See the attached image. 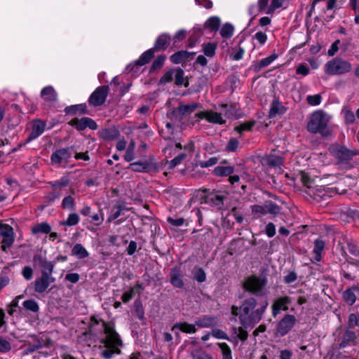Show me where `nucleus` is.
<instances>
[{"label":"nucleus","instance_id":"nucleus-49","mask_svg":"<svg viewBox=\"0 0 359 359\" xmlns=\"http://www.w3.org/2000/svg\"><path fill=\"white\" fill-rule=\"evenodd\" d=\"M211 336L218 339H226L229 340L228 335L222 330L214 329L211 331Z\"/></svg>","mask_w":359,"mask_h":359},{"label":"nucleus","instance_id":"nucleus-55","mask_svg":"<svg viewBox=\"0 0 359 359\" xmlns=\"http://www.w3.org/2000/svg\"><path fill=\"white\" fill-rule=\"evenodd\" d=\"M177 149H182L184 148L187 154H191L194 150V143L192 141H190L188 144H185L184 147L180 143H177L175 145Z\"/></svg>","mask_w":359,"mask_h":359},{"label":"nucleus","instance_id":"nucleus-41","mask_svg":"<svg viewBox=\"0 0 359 359\" xmlns=\"http://www.w3.org/2000/svg\"><path fill=\"white\" fill-rule=\"evenodd\" d=\"M254 125H255V121H247L245 123H243L236 126L235 128V130L238 133H241L244 131L250 130Z\"/></svg>","mask_w":359,"mask_h":359},{"label":"nucleus","instance_id":"nucleus-27","mask_svg":"<svg viewBox=\"0 0 359 359\" xmlns=\"http://www.w3.org/2000/svg\"><path fill=\"white\" fill-rule=\"evenodd\" d=\"M175 329H179L180 331L188 334H192L196 332V324L193 325L187 323H179L175 324L172 330H175Z\"/></svg>","mask_w":359,"mask_h":359},{"label":"nucleus","instance_id":"nucleus-1","mask_svg":"<svg viewBox=\"0 0 359 359\" xmlns=\"http://www.w3.org/2000/svg\"><path fill=\"white\" fill-rule=\"evenodd\" d=\"M267 306L268 302H265L262 306L257 308L256 299L250 297L245 299L240 307L233 306L231 313L238 317L242 326L248 328L253 327L261 320Z\"/></svg>","mask_w":359,"mask_h":359},{"label":"nucleus","instance_id":"nucleus-13","mask_svg":"<svg viewBox=\"0 0 359 359\" xmlns=\"http://www.w3.org/2000/svg\"><path fill=\"white\" fill-rule=\"evenodd\" d=\"M196 116L200 119L205 118L208 122L213 123L222 124L224 123V120L223 119L221 114L212 111H201L196 113Z\"/></svg>","mask_w":359,"mask_h":359},{"label":"nucleus","instance_id":"nucleus-63","mask_svg":"<svg viewBox=\"0 0 359 359\" xmlns=\"http://www.w3.org/2000/svg\"><path fill=\"white\" fill-rule=\"evenodd\" d=\"M134 290L130 288L128 291L125 292L122 297L121 299L124 303L129 302L133 297Z\"/></svg>","mask_w":359,"mask_h":359},{"label":"nucleus","instance_id":"nucleus-62","mask_svg":"<svg viewBox=\"0 0 359 359\" xmlns=\"http://www.w3.org/2000/svg\"><path fill=\"white\" fill-rule=\"evenodd\" d=\"M348 323L351 327H359V316L351 314L348 318Z\"/></svg>","mask_w":359,"mask_h":359},{"label":"nucleus","instance_id":"nucleus-10","mask_svg":"<svg viewBox=\"0 0 359 359\" xmlns=\"http://www.w3.org/2000/svg\"><path fill=\"white\" fill-rule=\"evenodd\" d=\"M72 157V152L69 149H61L53 152L50 160L53 165L65 167Z\"/></svg>","mask_w":359,"mask_h":359},{"label":"nucleus","instance_id":"nucleus-53","mask_svg":"<svg viewBox=\"0 0 359 359\" xmlns=\"http://www.w3.org/2000/svg\"><path fill=\"white\" fill-rule=\"evenodd\" d=\"M239 146V142L238 140L235 138H231L228 142L226 149L228 151H236V149L238 148Z\"/></svg>","mask_w":359,"mask_h":359},{"label":"nucleus","instance_id":"nucleus-56","mask_svg":"<svg viewBox=\"0 0 359 359\" xmlns=\"http://www.w3.org/2000/svg\"><path fill=\"white\" fill-rule=\"evenodd\" d=\"M307 102L312 106H317L321 102V96L319 94L309 95L307 97Z\"/></svg>","mask_w":359,"mask_h":359},{"label":"nucleus","instance_id":"nucleus-29","mask_svg":"<svg viewBox=\"0 0 359 359\" xmlns=\"http://www.w3.org/2000/svg\"><path fill=\"white\" fill-rule=\"evenodd\" d=\"M170 40L169 35L163 34L160 35L156 39L154 48L158 50H164L166 48L168 43Z\"/></svg>","mask_w":359,"mask_h":359},{"label":"nucleus","instance_id":"nucleus-51","mask_svg":"<svg viewBox=\"0 0 359 359\" xmlns=\"http://www.w3.org/2000/svg\"><path fill=\"white\" fill-rule=\"evenodd\" d=\"M244 53V49L241 47H238L233 50V52L231 53L230 57L233 60H239L243 57Z\"/></svg>","mask_w":359,"mask_h":359},{"label":"nucleus","instance_id":"nucleus-45","mask_svg":"<svg viewBox=\"0 0 359 359\" xmlns=\"http://www.w3.org/2000/svg\"><path fill=\"white\" fill-rule=\"evenodd\" d=\"M130 168L136 172H143L147 168V164L143 162H135L130 165Z\"/></svg>","mask_w":359,"mask_h":359},{"label":"nucleus","instance_id":"nucleus-3","mask_svg":"<svg viewBox=\"0 0 359 359\" xmlns=\"http://www.w3.org/2000/svg\"><path fill=\"white\" fill-rule=\"evenodd\" d=\"M330 116L322 111L313 112L307 124V130L312 133H320L323 136H329L332 129L329 126Z\"/></svg>","mask_w":359,"mask_h":359},{"label":"nucleus","instance_id":"nucleus-5","mask_svg":"<svg viewBox=\"0 0 359 359\" xmlns=\"http://www.w3.org/2000/svg\"><path fill=\"white\" fill-rule=\"evenodd\" d=\"M266 284L267 280L265 278L251 276L244 281L243 287L251 293L263 296L268 293L266 289Z\"/></svg>","mask_w":359,"mask_h":359},{"label":"nucleus","instance_id":"nucleus-18","mask_svg":"<svg viewBox=\"0 0 359 359\" xmlns=\"http://www.w3.org/2000/svg\"><path fill=\"white\" fill-rule=\"evenodd\" d=\"M217 323L218 319L217 318L207 316L198 318L195 321L196 325L200 327H211L217 325Z\"/></svg>","mask_w":359,"mask_h":359},{"label":"nucleus","instance_id":"nucleus-19","mask_svg":"<svg viewBox=\"0 0 359 359\" xmlns=\"http://www.w3.org/2000/svg\"><path fill=\"white\" fill-rule=\"evenodd\" d=\"M46 123L40 120H36L33 124V128L29 134V140H34L40 136L45 130Z\"/></svg>","mask_w":359,"mask_h":359},{"label":"nucleus","instance_id":"nucleus-28","mask_svg":"<svg viewBox=\"0 0 359 359\" xmlns=\"http://www.w3.org/2000/svg\"><path fill=\"white\" fill-rule=\"evenodd\" d=\"M173 76L175 79V83L177 86H187V81L184 77V71L182 69H173Z\"/></svg>","mask_w":359,"mask_h":359},{"label":"nucleus","instance_id":"nucleus-64","mask_svg":"<svg viewBox=\"0 0 359 359\" xmlns=\"http://www.w3.org/2000/svg\"><path fill=\"white\" fill-rule=\"evenodd\" d=\"M65 279L72 283H76L79 280V275L76 273H67L65 276Z\"/></svg>","mask_w":359,"mask_h":359},{"label":"nucleus","instance_id":"nucleus-35","mask_svg":"<svg viewBox=\"0 0 359 359\" xmlns=\"http://www.w3.org/2000/svg\"><path fill=\"white\" fill-rule=\"evenodd\" d=\"M217 346L222 351V359H233L231 350L227 344L217 343Z\"/></svg>","mask_w":359,"mask_h":359},{"label":"nucleus","instance_id":"nucleus-2","mask_svg":"<svg viewBox=\"0 0 359 359\" xmlns=\"http://www.w3.org/2000/svg\"><path fill=\"white\" fill-rule=\"evenodd\" d=\"M104 338L101 339V344L104 348L102 351V355L106 359H110L114 354H120V347L122 346L118 333L114 330V326L111 323H102Z\"/></svg>","mask_w":359,"mask_h":359},{"label":"nucleus","instance_id":"nucleus-26","mask_svg":"<svg viewBox=\"0 0 359 359\" xmlns=\"http://www.w3.org/2000/svg\"><path fill=\"white\" fill-rule=\"evenodd\" d=\"M325 248V243L320 240L317 239L314 241V246L313 250V253L314 254V260L316 262H319L322 257V252Z\"/></svg>","mask_w":359,"mask_h":359},{"label":"nucleus","instance_id":"nucleus-25","mask_svg":"<svg viewBox=\"0 0 359 359\" xmlns=\"http://www.w3.org/2000/svg\"><path fill=\"white\" fill-rule=\"evenodd\" d=\"M198 106L199 105L196 103H192L190 104H180L177 108H176L175 112L177 114L182 116L189 114L194 111Z\"/></svg>","mask_w":359,"mask_h":359},{"label":"nucleus","instance_id":"nucleus-38","mask_svg":"<svg viewBox=\"0 0 359 359\" xmlns=\"http://www.w3.org/2000/svg\"><path fill=\"white\" fill-rule=\"evenodd\" d=\"M220 34L223 38L229 39L233 34V27L229 24H224L220 29Z\"/></svg>","mask_w":359,"mask_h":359},{"label":"nucleus","instance_id":"nucleus-60","mask_svg":"<svg viewBox=\"0 0 359 359\" xmlns=\"http://www.w3.org/2000/svg\"><path fill=\"white\" fill-rule=\"evenodd\" d=\"M252 211L253 214L257 216L261 215H265L266 213L265 208L259 205L252 206Z\"/></svg>","mask_w":359,"mask_h":359},{"label":"nucleus","instance_id":"nucleus-7","mask_svg":"<svg viewBox=\"0 0 359 359\" xmlns=\"http://www.w3.org/2000/svg\"><path fill=\"white\" fill-rule=\"evenodd\" d=\"M296 317L291 314H287L278 323L276 328L277 334L281 337L287 334L296 324Z\"/></svg>","mask_w":359,"mask_h":359},{"label":"nucleus","instance_id":"nucleus-22","mask_svg":"<svg viewBox=\"0 0 359 359\" xmlns=\"http://www.w3.org/2000/svg\"><path fill=\"white\" fill-rule=\"evenodd\" d=\"M285 111V108L280 104L278 100H274L271 105L269 110V117L273 118L278 115H281Z\"/></svg>","mask_w":359,"mask_h":359},{"label":"nucleus","instance_id":"nucleus-59","mask_svg":"<svg viewBox=\"0 0 359 359\" xmlns=\"http://www.w3.org/2000/svg\"><path fill=\"white\" fill-rule=\"evenodd\" d=\"M339 40H336L334 43H332L330 48L327 50V55L329 56H333L337 53V52L339 50Z\"/></svg>","mask_w":359,"mask_h":359},{"label":"nucleus","instance_id":"nucleus-52","mask_svg":"<svg viewBox=\"0 0 359 359\" xmlns=\"http://www.w3.org/2000/svg\"><path fill=\"white\" fill-rule=\"evenodd\" d=\"M297 74H300L304 76H307L310 73L309 67L305 63L299 64L296 69Z\"/></svg>","mask_w":359,"mask_h":359},{"label":"nucleus","instance_id":"nucleus-44","mask_svg":"<svg viewBox=\"0 0 359 359\" xmlns=\"http://www.w3.org/2000/svg\"><path fill=\"white\" fill-rule=\"evenodd\" d=\"M187 156V154H185V152L178 154L176 157H175L169 162V167L175 168L177 165L180 164L185 159Z\"/></svg>","mask_w":359,"mask_h":359},{"label":"nucleus","instance_id":"nucleus-47","mask_svg":"<svg viewBox=\"0 0 359 359\" xmlns=\"http://www.w3.org/2000/svg\"><path fill=\"white\" fill-rule=\"evenodd\" d=\"M344 299L349 304H353L356 299L354 292L351 290H347L344 292Z\"/></svg>","mask_w":359,"mask_h":359},{"label":"nucleus","instance_id":"nucleus-4","mask_svg":"<svg viewBox=\"0 0 359 359\" xmlns=\"http://www.w3.org/2000/svg\"><path fill=\"white\" fill-rule=\"evenodd\" d=\"M352 66L349 62L340 57H334L327 61L324 66V72L327 75H341L349 72Z\"/></svg>","mask_w":359,"mask_h":359},{"label":"nucleus","instance_id":"nucleus-57","mask_svg":"<svg viewBox=\"0 0 359 359\" xmlns=\"http://www.w3.org/2000/svg\"><path fill=\"white\" fill-rule=\"evenodd\" d=\"M11 348L10 343L6 339L0 337V352L6 353Z\"/></svg>","mask_w":359,"mask_h":359},{"label":"nucleus","instance_id":"nucleus-37","mask_svg":"<svg viewBox=\"0 0 359 359\" xmlns=\"http://www.w3.org/2000/svg\"><path fill=\"white\" fill-rule=\"evenodd\" d=\"M244 328L245 327L243 326V327H233L232 329L233 334L235 335V337L243 341H245L248 337V334L247 331L244 330Z\"/></svg>","mask_w":359,"mask_h":359},{"label":"nucleus","instance_id":"nucleus-36","mask_svg":"<svg viewBox=\"0 0 359 359\" xmlns=\"http://www.w3.org/2000/svg\"><path fill=\"white\" fill-rule=\"evenodd\" d=\"M217 44L215 43H206L203 44V52L207 57H213L215 54Z\"/></svg>","mask_w":359,"mask_h":359},{"label":"nucleus","instance_id":"nucleus-16","mask_svg":"<svg viewBox=\"0 0 359 359\" xmlns=\"http://www.w3.org/2000/svg\"><path fill=\"white\" fill-rule=\"evenodd\" d=\"M329 151L335 157L341 160H346L351 156V151L346 148L339 145H332L329 148Z\"/></svg>","mask_w":359,"mask_h":359},{"label":"nucleus","instance_id":"nucleus-48","mask_svg":"<svg viewBox=\"0 0 359 359\" xmlns=\"http://www.w3.org/2000/svg\"><path fill=\"white\" fill-rule=\"evenodd\" d=\"M165 60V55H159L156 57V59L154 61L151 70L154 71L157 69H160L163 65L164 64Z\"/></svg>","mask_w":359,"mask_h":359},{"label":"nucleus","instance_id":"nucleus-9","mask_svg":"<svg viewBox=\"0 0 359 359\" xmlns=\"http://www.w3.org/2000/svg\"><path fill=\"white\" fill-rule=\"evenodd\" d=\"M0 236L3 239L1 241V248L6 251L7 248H10L14 242V233L13 229L8 224H0Z\"/></svg>","mask_w":359,"mask_h":359},{"label":"nucleus","instance_id":"nucleus-46","mask_svg":"<svg viewBox=\"0 0 359 359\" xmlns=\"http://www.w3.org/2000/svg\"><path fill=\"white\" fill-rule=\"evenodd\" d=\"M134 149L135 143L133 142H131L124 156V158L126 161L130 162L134 159Z\"/></svg>","mask_w":359,"mask_h":359},{"label":"nucleus","instance_id":"nucleus-15","mask_svg":"<svg viewBox=\"0 0 359 359\" xmlns=\"http://www.w3.org/2000/svg\"><path fill=\"white\" fill-rule=\"evenodd\" d=\"M154 56V49L153 48L149 49L148 50L145 51L144 53H143L141 55V56L140 57L138 60H137L135 64L129 65L127 67L126 70L130 71L135 67L137 68L138 66L144 65L145 64L148 63Z\"/></svg>","mask_w":359,"mask_h":359},{"label":"nucleus","instance_id":"nucleus-6","mask_svg":"<svg viewBox=\"0 0 359 359\" xmlns=\"http://www.w3.org/2000/svg\"><path fill=\"white\" fill-rule=\"evenodd\" d=\"M288 0H258L259 11L272 15L277 9L283 7Z\"/></svg>","mask_w":359,"mask_h":359},{"label":"nucleus","instance_id":"nucleus-12","mask_svg":"<svg viewBox=\"0 0 359 359\" xmlns=\"http://www.w3.org/2000/svg\"><path fill=\"white\" fill-rule=\"evenodd\" d=\"M107 95V87L101 86L97 88L90 95L89 102L94 106H99L103 104Z\"/></svg>","mask_w":359,"mask_h":359},{"label":"nucleus","instance_id":"nucleus-24","mask_svg":"<svg viewBox=\"0 0 359 359\" xmlns=\"http://www.w3.org/2000/svg\"><path fill=\"white\" fill-rule=\"evenodd\" d=\"M262 162L271 167H280L283 163V158L279 156L271 154L263 158Z\"/></svg>","mask_w":359,"mask_h":359},{"label":"nucleus","instance_id":"nucleus-8","mask_svg":"<svg viewBox=\"0 0 359 359\" xmlns=\"http://www.w3.org/2000/svg\"><path fill=\"white\" fill-rule=\"evenodd\" d=\"M47 267L49 273L43 272L41 277L35 280V290L37 292H43L50 284L54 281V278L50 276L53 265L50 263H48Z\"/></svg>","mask_w":359,"mask_h":359},{"label":"nucleus","instance_id":"nucleus-50","mask_svg":"<svg viewBox=\"0 0 359 359\" xmlns=\"http://www.w3.org/2000/svg\"><path fill=\"white\" fill-rule=\"evenodd\" d=\"M253 39L256 40L260 45H264L267 41V35L263 32H257L253 36Z\"/></svg>","mask_w":359,"mask_h":359},{"label":"nucleus","instance_id":"nucleus-23","mask_svg":"<svg viewBox=\"0 0 359 359\" xmlns=\"http://www.w3.org/2000/svg\"><path fill=\"white\" fill-rule=\"evenodd\" d=\"M203 34L207 35L206 32H205L204 28L202 29L199 25L194 27L192 29V34L189 38L190 44L194 46L199 41L201 36Z\"/></svg>","mask_w":359,"mask_h":359},{"label":"nucleus","instance_id":"nucleus-61","mask_svg":"<svg viewBox=\"0 0 359 359\" xmlns=\"http://www.w3.org/2000/svg\"><path fill=\"white\" fill-rule=\"evenodd\" d=\"M265 232L269 238L273 237L276 234L275 225L273 223H269L266 226Z\"/></svg>","mask_w":359,"mask_h":359},{"label":"nucleus","instance_id":"nucleus-54","mask_svg":"<svg viewBox=\"0 0 359 359\" xmlns=\"http://www.w3.org/2000/svg\"><path fill=\"white\" fill-rule=\"evenodd\" d=\"M74 199L72 196H66L63 198L62 202V206L65 209L72 210L74 208Z\"/></svg>","mask_w":359,"mask_h":359},{"label":"nucleus","instance_id":"nucleus-21","mask_svg":"<svg viewBox=\"0 0 359 359\" xmlns=\"http://www.w3.org/2000/svg\"><path fill=\"white\" fill-rule=\"evenodd\" d=\"M41 96L46 102L55 101L57 99V93L51 86L43 88L41 91Z\"/></svg>","mask_w":359,"mask_h":359},{"label":"nucleus","instance_id":"nucleus-30","mask_svg":"<svg viewBox=\"0 0 359 359\" xmlns=\"http://www.w3.org/2000/svg\"><path fill=\"white\" fill-rule=\"evenodd\" d=\"M278 57V55L276 54H272L269 57H266L262 60H261L260 61H259L255 65V69L257 70H260L261 69L265 67H267L269 66V65H271L275 60H276Z\"/></svg>","mask_w":359,"mask_h":359},{"label":"nucleus","instance_id":"nucleus-34","mask_svg":"<svg viewBox=\"0 0 359 359\" xmlns=\"http://www.w3.org/2000/svg\"><path fill=\"white\" fill-rule=\"evenodd\" d=\"M233 172V168L231 166H217L213 170V173L217 176H228Z\"/></svg>","mask_w":359,"mask_h":359},{"label":"nucleus","instance_id":"nucleus-40","mask_svg":"<svg viewBox=\"0 0 359 359\" xmlns=\"http://www.w3.org/2000/svg\"><path fill=\"white\" fill-rule=\"evenodd\" d=\"M23 306L25 309L32 312H37L39 309L37 302L33 299L25 301L23 302Z\"/></svg>","mask_w":359,"mask_h":359},{"label":"nucleus","instance_id":"nucleus-58","mask_svg":"<svg viewBox=\"0 0 359 359\" xmlns=\"http://www.w3.org/2000/svg\"><path fill=\"white\" fill-rule=\"evenodd\" d=\"M173 69L168 71L160 79V83L164 84L172 80Z\"/></svg>","mask_w":359,"mask_h":359},{"label":"nucleus","instance_id":"nucleus-11","mask_svg":"<svg viewBox=\"0 0 359 359\" xmlns=\"http://www.w3.org/2000/svg\"><path fill=\"white\" fill-rule=\"evenodd\" d=\"M69 124L74 127L78 130H83L87 128L95 130L97 128L96 123L88 117H83L81 118H72Z\"/></svg>","mask_w":359,"mask_h":359},{"label":"nucleus","instance_id":"nucleus-42","mask_svg":"<svg viewBox=\"0 0 359 359\" xmlns=\"http://www.w3.org/2000/svg\"><path fill=\"white\" fill-rule=\"evenodd\" d=\"M69 184V179L66 177H62L60 180L51 183L55 190H61L62 188L66 187Z\"/></svg>","mask_w":359,"mask_h":359},{"label":"nucleus","instance_id":"nucleus-17","mask_svg":"<svg viewBox=\"0 0 359 359\" xmlns=\"http://www.w3.org/2000/svg\"><path fill=\"white\" fill-rule=\"evenodd\" d=\"M220 24L221 20L218 17H210L204 23L205 32H206L207 35L215 32L217 31Z\"/></svg>","mask_w":359,"mask_h":359},{"label":"nucleus","instance_id":"nucleus-20","mask_svg":"<svg viewBox=\"0 0 359 359\" xmlns=\"http://www.w3.org/2000/svg\"><path fill=\"white\" fill-rule=\"evenodd\" d=\"M170 283L176 287H182L184 282L180 270L177 268L172 269L170 271Z\"/></svg>","mask_w":359,"mask_h":359},{"label":"nucleus","instance_id":"nucleus-39","mask_svg":"<svg viewBox=\"0 0 359 359\" xmlns=\"http://www.w3.org/2000/svg\"><path fill=\"white\" fill-rule=\"evenodd\" d=\"M193 274L194 278L199 283H203L206 279V274L201 268L194 267Z\"/></svg>","mask_w":359,"mask_h":359},{"label":"nucleus","instance_id":"nucleus-31","mask_svg":"<svg viewBox=\"0 0 359 359\" xmlns=\"http://www.w3.org/2000/svg\"><path fill=\"white\" fill-rule=\"evenodd\" d=\"M72 255L78 259H83L88 257L89 253L81 244H76L73 247Z\"/></svg>","mask_w":359,"mask_h":359},{"label":"nucleus","instance_id":"nucleus-33","mask_svg":"<svg viewBox=\"0 0 359 359\" xmlns=\"http://www.w3.org/2000/svg\"><path fill=\"white\" fill-rule=\"evenodd\" d=\"M51 227L46 222H41L32 227V233L36 234L39 233H48L50 231Z\"/></svg>","mask_w":359,"mask_h":359},{"label":"nucleus","instance_id":"nucleus-14","mask_svg":"<svg viewBox=\"0 0 359 359\" xmlns=\"http://www.w3.org/2000/svg\"><path fill=\"white\" fill-rule=\"evenodd\" d=\"M291 300L288 297H283L277 299L272 306V314L276 317L281 311H287Z\"/></svg>","mask_w":359,"mask_h":359},{"label":"nucleus","instance_id":"nucleus-43","mask_svg":"<svg viewBox=\"0 0 359 359\" xmlns=\"http://www.w3.org/2000/svg\"><path fill=\"white\" fill-rule=\"evenodd\" d=\"M79 222V217L76 213H71L69 215L66 221L62 224L67 226H74Z\"/></svg>","mask_w":359,"mask_h":359},{"label":"nucleus","instance_id":"nucleus-32","mask_svg":"<svg viewBox=\"0 0 359 359\" xmlns=\"http://www.w3.org/2000/svg\"><path fill=\"white\" fill-rule=\"evenodd\" d=\"M189 57L187 51H178L170 56V60L174 64H180Z\"/></svg>","mask_w":359,"mask_h":359}]
</instances>
